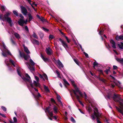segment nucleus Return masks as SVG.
Returning <instances> with one entry per match:
<instances>
[{
  "instance_id": "nucleus-1",
  "label": "nucleus",
  "mask_w": 123,
  "mask_h": 123,
  "mask_svg": "<svg viewBox=\"0 0 123 123\" xmlns=\"http://www.w3.org/2000/svg\"><path fill=\"white\" fill-rule=\"evenodd\" d=\"M17 70L18 74L25 81L28 87L31 91L29 88V86H30L32 88H33V84L31 79L30 76L27 74H25V78L21 74V72L23 70L22 69L18 66H17Z\"/></svg>"
},
{
  "instance_id": "nucleus-2",
  "label": "nucleus",
  "mask_w": 123,
  "mask_h": 123,
  "mask_svg": "<svg viewBox=\"0 0 123 123\" xmlns=\"http://www.w3.org/2000/svg\"><path fill=\"white\" fill-rule=\"evenodd\" d=\"M84 94L85 96V98L86 100H87L91 104L93 108L94 109V114L91 115V117L92 118L93 120L95 119V117L97 118V123H101V122L98 119V118L100 117V114L98 112V110L97 108L95 106H93V101L92 100H90L87 99V97L86 93L84 92Z\"/></svg>"
},
{
  "instance_id": "nucleus-3",
  "label": "nucleus",
  "mask_w": 123,
  "mask_h": 123,
  "mask_svg": "<svg viewBox=\"0 0 123 123\" xmlns=\"http://www.w3.org/2000/svg\"><path fill=\"white\" fill-rule=\"evenodd\" d=\"M120 95L117 94H114L113 97L114 100L116 102L119 103L120 108L116 106L117 110L123 116V100L122 98H120Z\"/></svg>"
},
{
  "instance_id": "nucleus-4",
  "label": "nucleus",
  "mask_w": 123,
  "mask_h": 123,
  "mask_svg": "<svg viewBox=\"0 0 123 123\" xmlns=\"http://www.w3.org/2000/svg\"><path fill=\"white\" fill-rule=\"evenodd\" d=\"M74 87V90H73V92L75 96L77 99L78 101L79 102L80 104L83 106H84L82 102L80 100V97L77 94V93L79 94L80 96L82 97H83V95L82 93L80 91L79 89L77 87L73 81H71Z\"/></svg>"
},
{
  "instance_id": "nucleus-5",
  "label": "nucleus",
  "mask_w": 123,
  "mask_h": 123,
  "mask_svg": "<svg viewBox=\"0 0 123 123\" xmlns=\"http://www.w3.org/2000/svg\"><path fill=\"white\" fill-rule=\"evenodd\" d=\"M11 12H6L3 16H2V15L0 14V19L2 20L3 21L6 20L8 22L11 26H12L13 25V23L12 22L11 18L8 17L10 15Z\"/></svg>"
},
{
  "instance_id": "nucleus-6",
  "label": "nucleus",
  "mask_w": 123,
  "mask_h": 123,
  "mask_svg": "<svg viewBox=\"0 0 123 123\" xmlns=\"http://www.w3.org/2000/svg\"><path fill=\"white\" fill-rule=\"evenodd\" d=\"M2 43L3 44V47L4 48L3 50H1L2 51V55L5 57L7 56V55H12L10 51L8 50L4 42H2Z\"/></svg>"
},
{
  "instance_id": "nucleus-7",
  "label": "nucleus",
  "mask_w": 123,
  "mask_h": 123,
  "mask_svg": "<svg viewBox=\"0 0 123 123\" xmlns=\"http://www.w3.org/2000/svg\"><path fill=\"white\" fill-rule=\"evenodd\" d=\"M5 62L6 64V65L8 67L9 70H11V67L10 66V64L13 65L14 67H16V64L14 61L11 59H6L5 60Z\"/></svg>"
},
{
  "instance_id": "nucleus-8",
  "label": "nucleus",
  "mask_w": 123,
  "mask_h": 123,
  "mask_svg": "<svg viewBox=\"0 0 123 123\" xmlns=\"http://www.w3.org/2000/svg\"><path fill=\"white\" fill-rule=\"evenodd\" d=\"M19 55L21 57H23L25 60H27L29 59L30 58V55H26L23 52H21L20 51H19Z\"/></svg>"
},
{
  "instance_id": "nucleus-9",
  "label": "nucleus",
  "mask_w": 123,
  "mask_h": 123,
  "mask_svg": "<svg viewBox=\"0 0 123 123\" xmlns=\"http://www.w3.org/2000/svg\"><path fill=\"white\" fill-rule=\"evenodd\" d=\"M50 106H49L46 108L45 110V112L47 113L48 112L49 114L51 117H52L53 116V112Z\"/></svg>"
},
{
  "instance_id": "nucleus-10",
  "label": "nucleus",
  "mask_w": 123,
  "mask_h": 123,
  "mask_svg": "<svg viewBox=\"0 0 123 123\" xmlns=\"http://www.w3.org/2000/svg\"><path fill=\"white\" fill-rule=\"evenodd\" d=\"M27 22V20L26 19L25 20L23 19L20 18L18 22V24L20 25L23 26V24H26Z\"/></svg>"
},
{
  "instance_id": "nucleus-11",
  "label": "nucleus",
  "mask_w": 123,
  "mask_h": 123,
  "mask_svg": "<svg viewBox=\"0 0 123 123\" xmlns=\"http://www.w3.org/2000/svg\"><path fill=\"white\" fill-rule=\"evenodd\" d=\"M35 79L37 81V82L36 81L34 80L33 81V84L34 85L36 86L37 87H40V85L38 83L39 81V79L38 77L36 76H35Z\"/></svg>"
},
{
  "instance_id": "nucleus-12",
  "label": "nucleus",
  "mask_w": 123,
  "mask_h": 123,
  "mask_svg": "<svg viewBox=\"0 0 123 123\" xmlns=\"http://www.w3.org/2000/svg\"><path fill=\"white\" fill-rule=\"evenodd\" d=\"M20 8L22 13L25 16L27 15V11L26 8L23 6H21Z\"/></svg>"
},
{
  "instance_id": "nucleus-13",
  "label": "nucleus",
  "mask_w": 123,
  "mask_h": 123,
  "mask_svg": "<svg viewBox=\"0 0 123 123\" xmlns=\"http://www.w3.org/2000/svg\"><path fill=\"white\" fill-rule=\"evenodd\" d=\"M59 40L61 42L62 45L65 49L67 48H68V45L65 41L61 38L59 39Z\"/></svg>"
},
{
  "instance_id": "nucleus-14",
  "label": "nucleus",
  "mask_w": 123,
  "mask_h": 123,
  "mask_svg": "<svg viewBox=\"0 0 123 123\" xmlns=\"http://www.w3.org/2000/svg\"><path fill=\"white\" fill-rule=\"evenodd\" d=\"M56 62L57 64V66L60 69L61 68H63V65L59 60H57L56 61Z\"/></svg>"
},
{
  "instance_id": "nucleus-15",
  "label": "nucleus",
  "mask_w": 123,
  "mask_h": 123,
  "mask_svg": "<svg viewBox=\"0 0 123 123\" xmlns=\"http://www.w3.org/2000/svg\"><path fill=\"white\" fill-rule=\"evenodd\" d=\"M39 76L40 78L43 79V80H45V79L46 80H48V79L47 75L45 74H43V75L40 74Z\"/></svg>"
},
{
  "instance_id": "nucleus-16",
  "label": "nucleus",
  "mask_w": 123,
  "mask_h": 123,
  "mask_svg": "<svg viewBox=\"0 0 123 123\" xmlns=\"http://www.w3.org/2000/svg\"><path fill=\"white\" fill-rule=\"evenodd\" d=\"M46 51L47 54L49 55H51L52 53L51 49L49 48H46Z\"/></svg>"
},
{
  "instance_id": "nucleus-17",
  "label": "nucleus",
  "mask_w": 123,
  "mask_h": 123,
  "mask_svg": "<svg viewBox=\"0 0 123 123\" xmlns=\"http://www.w3.org/2000/svg\"><path fill=\"white\" fill-rule=\"evenodd\" d=\"M31 93H32V95L34 96V98L36 99H38V98L40 97H41V94L38 92L37 93V95H35L34 93H32V92Z\"/></svg>"
},
{
  "instance_id": "nucleus-18",
  "label": "nucleus",
  "mask_w": 123,
  "mask_h": 123,
  "mask_svg": "<svg viewBox=\"0 0 123 123\" xmlns=\"http://www.w3.org/2000/svg\"><path fill=\"white\" fill-rule=\"evenodd\" d=\"M110 42L112 45V48L114 49L116 48V47L115 42L113 40L111 39L110 40Z\"/></svg>"
},
{
  "instance_id": "nucleus-19",
  "label": "nucleus",
  "mask_w": 123,
  "mask_h": 123,
  "mask_svg": "<svg viewBox=\"0 0 123 123\" xmlns=\"http://www.w3.org/2000/svg\"><path fill=\"white\" fill-rule=\"evenodd\" d=\"M56 96L57 100L61 103V105L62 106H63L61 100V97L57 94H56Z\"/></svg>"
},
{
  "instance_id": "nucleus-20",
  "label": "nucleus",
  "mask_w": 123,
  "mask_h": 123,
  "mask_svg": "<svg viewBox=\"0 0 123 123\" xmlns=\"http://www.w3.org/2000/svg\"><path fill=\"white\" fill-rule=\"evenodd\" d=\"M26 64L31 72H32L34 71L35 69L33 67H31L28 63H27Z\"/></svg>"
},
{
  "instance_id": "nucleus-21",
  "label": "nucleus",
  "mask_w": 123,
  "mask_h": 123,
  "mask_svg": "<svg viewBox=\"0 0 123 123\" xmlns=\"http://www.w3.org/2000/svg\"><path fill=\"white\" fill-rule=\"evenodd\" d=\"M23 46L24 48L25 51L28 54H30V52L29 49L26 47L25 46V45H23Z\"/></svg>"
},
{
  "instance_id": "nucleus-22",
  "label": "nucleus",
  "mask_w": 123,
  "mask_h": 123,
  "mask_svg": "<svg viewBox=\"0 0 123 123\" xmlns=\"http://www.w3.org/2000/svg\"><path fill=\"white\" fill-rule=\"evenodd\" d=\"M116 39L118 41L120 40H123V36L121 35L117 36L116 37Z\"/></svg>"
},
{
  "instance_id": "nucleus-23",
  "label": "nucleus",
  "mask_w": 123,
  "mask_h": 123,
  "mask_svg": "<svg viewBox=\"0 0 123 123\" xmlns=\"http://www.w3.org/2000/svg\"><path fill=\"white\" fill-rule=\"evenodd\" d=\"M53 109L54 112L55 113H57L58 109L56 106L55 105H54Z\"/></svg>"
},
{
  "instance_id": "nucleus-24",
  "label": "nucleus",
  "mask_w": 123,
  "mask_h": 123,
  "mask_svg": "<svg viewBox=\"0 0 123 123\" xmlns=\"http://www.w3.org/2000/svg\"><path fill=\"white\" fill-rule=\"evenodd\" d=\"M114 82L115 85H116L119 87H120L119 86L121 84L120 82L115 80L114 81Z\"/></svg>"
},
{
  "instance_id": "nucleus-25",
  "label": "nucleus",
  "mask_w": 123,
  "mask_h": 123,
  "mask_svg": "<svg viewBox=\"0 0 123 123\" xmlns=\"http://www.w3.org/2000/svg\"><path fill=\"white\" fill-rule=\"evenodd\" d=\"M14 35L16 38L19 39L20 38V37L18 33L16 32L14 33Z\"/></svg>"
},
{
  "instance_id": "nucleus-26",
  "label": "nucleus",
  "mask_w": 123,
  "mask_h": 123,
  "mask_svg": "<svg viewBox=\"0 0 123 123\" xmlns=\"http://www.w3.org/2000/svg\"><path fill=\"white\" fill-rule=\"evenodd\" d=\"M118 45L120 49H123V43H121V44H118Z\"/></svg>"
},
{
  "instance_id": "nucleus-27",
  "label": "nucleus",
  "mask_w": 123,
  "mask_h": 123,
  "mask_svg": "<svg viewBox=\"0 0 123 123\" xmlns=\"http://www.w3.org/2000/svg\"><path fill=\"white\" fill-rule=\"evenodd\" d=\"M41 57L43 60L45 62H46L48 61V58H44L42 55H41Z\"/></svg>"
},
{
  "instance_id": "nucleus-28",
  "label": "nucleus",
  "mask_w": 123,
  "mask_h": 123,
  "mask_svg": "<svg viewBox=\"0 0 123 123\" xmlns=\"http://www.w3.org/2000/svg\"><path fill=\"white\" fill-rule=\"evenodd\" d=\"M28 16L29 18V20L30 21L31 20L33 19V18L31 15V13H28Z\"/></svg>"
},
{
  "instance_id": "nucleus-29",
  "label": "nucleus",
  "mask_w": 123,
  "mask_h": 123,
  "mask_svg": "<svg viewBox=\"0 0 123 123\" xmlns=\"http://www.w3.org/2000/svg\"><path fill=\"white\" fill-rule=\"evenodd\" d=\"M44 89L45 90V91L47 92H49V90L48 87L46 86H45V85H44Z\"/></svg>"
},
{
  "instance_id": "nucleus-30",
  "label": "nucleus",
  "mask_w": 123,
  "mask_h": 123,
  "mask_svg": "<svg viewBox=\"0 0 123 123\" xmlns=\"http://www.w3.org/2000/svg\"><path fill=\"white\" fill-rule=\"evenodd\" d=\"M30 63L31 65L33 66L34 65L35 63L33 62V61L31 59H30Z\"/></svg>"
},
{
  "instance_id": "nucleus-31",
  "label": "nucleus",
  "mask_w": 123,
  "mask_h": 123,
  "mask_svg": "<svg viewBox=\"0 0 123 123\" xmlns=\"http://www.w3.org/2000/svg\"><path fill=\"white\" fill-rule=\"evenodd\" d=\"M98 78L99 80L102 81L103 82L105 83L106 81L105 80L102 78H100L99 77Z\"/></svg>"
},
{
  "instance_id": "nucleus-32",
  "label": "nucleus",
  "mask_w": 123,
  "mask_h": 123,
  "mask_svg": "<svg viewBox=\"0 0 123 123\" xmlns=\"http://www.w3.org/2000/svg\"><path fill=\"white\" fill-rule=\"evenodd\" d=\"M33 43L39 45V43L38 41L36 39L33 40Z\"/></svg>"
},
{
  "instance_id": "nucleus-33",
  "label": "nucleus",
  "mask_w": 123,
  "mask_h": 123,
  "mask_svg": "<svg viewBox=\"0 0 123 123\" xmlns=\"http://www.w3.org/2000/svg\"><path fill=\"white\" fill-rule=\"evenodd\" d=\"M87 109L89 113H91L92 112V110L91 107L89 106L87 108Z\"/></svg>"
},
{
  "instance_id": "nucleus-34",
  "label": "nucleus",
  "mask_w": 123,
  "mask_h": 123,
  "mask_svg": "<svg viewBox=\"0 0 123 123\" xmlns=\"http://www.w3.org/2000/svg\"><path fill=\"white\" fill-rule=\"evenodd\" d=\"M27 0L28 2L31 5V6L32 7H33V8L34 9V10L35 11V8L33 6H32V4L31 3V0Z\"/></svg>"
},
{
  "instance_id": "nucleus-35",
  "label": "nucleus",
  "mask_w": 123,
  "mask_h": 123,
  "mask_svg": "<svg viewBox=\"0 0 123 123\" xmlns=\"http://www.w3.org/2000/svg\"><path fill=\"white\" fill-rule=\"evenodd\" d=\"M33 37L36 39H37L38 38V37L37 36L36 34L34 32H33L32 35Z\"/></svg>"
},
{
  "instance_id": "nucleus-36",
  "label": "nucleus",
  "mask_w": 123,
  "mask_h": 123,
  "mask_svg": "<svg viewBox=\"0 0 123 123\" xmlns=\"http://www.w3.org/2000/svg\"><path fill=\"white\" fill-rule=\"evenodd\" d=\"M13 13L14 14L17 16H18V12L17 11L14 10L13 11Z\"/></svg>"
},
{
  "instance_id": "nucleus-37",
  "label": "nucleus",
  "mask_w": 123,
  "mask_h": 123,
  "mask_svg": "<svg viewBox=\"0 0 123 123\" xmlns=\"http://www.w3.org/2000/svg\"><path fill=\"white\" fill-rule=\"evenodd\" d=\"M1 9L2 11H4L5 10L6 7L5 6H1Z\"/></svg>"
},
{
  "instance_id": "nucleus-38",
  "label": "nucleus",
  "mask_w": 123,
  "mask_h": 123,
  "mask_svg": "<svg viewBox=\"0 0 123 123\" xmlns=\"http://www.w3.org/2000/svg\"><path fill=\"white\" fill-rule=\"evenodd\" d=\"M63 80L64 83V84L65 85H69V83L65 79H63Z\"/></svg>"
},
{
  "instance_id": "nucleus-39",
  "label": "nucleus",
  "mask_w": 123,
  "mask_h": 123,
  "mask_svg": "<svg viewBox=\"0 0 123 123\" xmlns=\"http://www.w3.org/2000/svg\"><path fill=\"white\" fill-rule=\"evenodd\" d=\"M56 72L57 74L58 77L59 78H61V77L59 73L57 70L56 71Z\"/></svg>"
},
{
  "instance_id": "nucleus-40",
  "label": "nucleus",
  "mask_w": 123,
  "mask_h": 123,
  "mask_svg": "<svg viewBox=\"0 0 123 123\" xmlns=\"http://www.w3.org/2000/svg\"><path fill=\"white\" fill-rule=\"evenodd\" d=\"M74 60L77 65H79V62L77 59H74Z\"/></svg>"
},
{
  "instance_id": "nucleus-41",
  "label": "nucleus",
  "mask_w": 123,
  "mask_h": 123,
  "mask_svg": "<svg viewBox=\"0 0 123 123\" xmlns=\"http://www.w3.org/2000/svg\"><path fill=\"white\" fill-rule=\"evenodd\" d=\"M64 37H65V38H66V40H67V42L68 43H69L70 42L71 40L69 39H68V38L66 36H64Z\"/></svg>"
},
{
  "instance_id": "nucleus-42",
  "label": "nucleus",
  "mask_w": 123,
  "mask_h": 123,
  "mask_svg": "<svg viewBox=\"0 0 123 123\" xmlns=\"http://www.w3.org/2000/svg\"><path fill=\"white\" fill-rule=\"evenodd\" d=\"M54 36L53 35H50L49 36V38L51 40L54 38Z\"/></svg>"
},
{
  "instance_id": "nucleus-43",
  "label": "nucleus",
  "mask_w": 123,
  "mask_h": 123,
  "mask_svg": "<svg viewBox=\"0 0 123 123\" xmlns=\"http://www.w3.org/2000/svg\"><path fill=\"white\" fill-rule=\"evenodd\" d=\"M110 71V69H106L105 71V72L107 74H108L109 72Z\"/></svg>"
},
{
  "instance_id": "nucleus-44",
  "label": "nucleus",
  "mask_w": 123,
  "mask_h": 123,
  "mask_svg": "<svg viewBox=\"0 0 123 123\" xmlns=\"http://www.w3.org/2000/svg\"><path fill=\"white\" fill-rule=\"evenodd\" d=\"M98 71L99 72L100 74H103V71L102 70L98 69Z\"/></svg>"
},
{
  "instance_id": "nucleus-45",
  "label": "nucleus",
  "mask_w": 123,
  "mask_h": 123,
  "mask_svg": "<svg viewBox=\"0 0 123 123\" xmlns=\"http://www.w3.org/2000/svg\"><path fill=\"white\" fill-rule=\"evenodd\" d=\"M25 30L27 31H29V29L28 27L27 26H25Z\"/></svg>"
},
{
  "instance_id": "nucleus-46",
  "label": "nucleus",
  "mask_w": 123,
  "mask_h": 123,
  "mask_svg": "<svg viewBox=\"0 0 123 123\" xmlns=\"http://www.w3.org/2000/svg\"><path fill=\"white\" fill-rule=\"evenodd\" d=\"M71 121L73 122V123H75V121L74 119V118L73 117H71Z\"/></svg>"
},
{
  "instance_id": "nucleus-47",
  "label": "nucleus",
  "mask_w": 123,
  "mask_h": 123,
  "mask_svg": "<svg viewBox=\"0 0 123 123\" xmlns=\"http://www.w3.org/2000/svg\"><path fill=\"white\" fill-rule=\"evenodd\" d=\"M103 31L101 30L100 31L99 33V35H100L101 36V35L103 34Z\"/></svg>"
},
{
  "instance_id": "nucleus-48",
  "label": "nucleus",
  "mask_w": 123,
  "mask_h": 123,
  "mask_svg": "<svg viewBox=\"0 0 123 123\" xmlns=\"http://www.w3.org/2000/svg\"><path fill=\"white\" fill-rule=\"evenodd\" d=\"M1 108L4 111H6V109L5 107L2 106L1 107Z\"/></svg>"
},
{
  "instance_id": "nucleus-49",
  "label": "nucleus",
  "mask_w": 123,
  "mask_h": 123,
  "mask_svg": "<svg viewBox=\"0 0 123 123\" xmlns=\"http://www.w3.org/2000/svg\"><path fill=\"white\" fill-rule=\"evenodd\" d=\"M84 53L86 57L87 58L88 57V55L87 53L85 52H84Z\"/></svg>"
},
{
  "instance_id": "nucleus-50",
  "label": "nucleus",
  "mask_w": 123,
  "mask_h": 123,
  "mask_svg": "<svg viewBox=\"0 0 123 123\" xmlns=\"http://www.w3.org/2000/svg\"><path fill=\"white\" fill-rule=\"evenodd\" d=\"M43 30L45 31H49L47 29L45 28L44 27H43Z\"/></svg>"
},
{
  "instance_id": "nucleus-51",
  "label": "nucleus",
  "mask_w": 123,
  "mask_h": 123,
  "mask_svg": "<svg viewBox=\"0 0 123 123\" xmlns=\"http://www.w3.org/2000/svg\"><path fill=\"white\" fill-rule=\"evenodd\" d=\"M98 63H97L95 62H94V63L93 65H94V66L93 67L95 68V66H97L98 65Z\"/></svg>"
},
{
  "instance_id": "nucleus-52",
  "label": "nucleus",
  "mask_w": 123,
  "mask_h": 123,
  "mask_svg": "<svg viewBox=\"0 0 123 123\" xmlns=\"http://www.w3.org/2000/svg\"><path fill=\"white\" fill-rule=\"evenodd\" d=\"M14 121V122H17V119L15 117H14L13 118Z\"/></svg>"
},
{
  "instance_id": "nucleus-53",
  "label": "nucleus",
  "mask_w": 123,
  "mask_h": 123,
  "mask_svg": "<svg viewBox=\"0 0 123 123\" xmlns=\"http://www.w3.org/2000/svg\"><path fill=\"white\" fill-rule=\"evenodd\" d=\"M39 19L43 21H44L45 20V19L43 17L40 18Z\"/></svg>"
},
{
  "instance_id": "nucleus-54",
  "label": "nucleus",
  "mask_w": 123,
  "mask_h": 123,
  "mask_svg": "<svg viewBox=\"0 0 123 123\" xmlns=\"http://www.w3.org/2000/svg\"><path fill=\"white\" fill-rule=\"evenodd\" d=\"M113 68L114 69H116L117 68V67L115 65H114L113 66Z\"/></svg>"
},
{
  "instance_id": "nucleus-55",
  "label": "nucleus",
  "mask_w": 123,
  "mask_h": 123,
  "mask_svg": "<svg viewBox=\"0 0 123 123\" xmlns=\"http://www.w3.org/2000/svg\"><path fill=\"white\" fill-rule=\"evenodd\" d=\"M0 115H1L2 117H6V116H5V115L1 113H0Z\"/></svg>"
},
{
  "instance_id": "nucleus-56",
  "label": "nucleus",
  "mask_w": 123,
  "mask_h": 123,
  "mask_svg": "<svg viewBox=\"0 0 123 123\" xmlns=\"http://www.w3.org/2000/svg\"><path fill=\"white\" fill-rule=\"evenodd\" d=\"M19 16L22 18H24V17L21 14H20L19 15Z\"/></svg>"
},
{
  "instance_id": "nucleus-57",
  "label": "nucleus",
  "mask_w": 123,
  "mask_h": 123,
  "mask_svg": "<svg viewBox=\"0 0 123 123\" xmlns=\"http://www.w3.org/2000/svg\"><path fill=\"white\" fill-rule=\"evenodd\" d=\"M79 111H80V112L81 113L84 114V113L82 111H81V110H80V109H79Z\"/></svg>"
},
{
  "instance_id": "nucleus-58",
  "label": "nucleus",
  "mask_w": 123,
  "mask_h": 123,
  "mask_svg": "<svg viewBox=\"0 0 123 123\" xmlns=\"http://www.w3.org/2000/svg\"><path fill=\"white\" fill-rule=\"evenodd\" d=\"M111 86L112 88H114L115 86V85L114 84H112Z\"/></svg>"
},
{
  "instance_id": "nucleus-59",
  "label": "nucleus",
  "mask_w": 123,
  "mask_h": 123,
  "mask_svg": "<svg viewBox=\"0 0 123 123\" xmlns=\"http://www.w3.org/2000/svg\"><path fill=\"white\" fill-rule=\"evenodd\" d=\"M54 117L55 118V120H56L57 119V117L56 116H54Z\"/></svg>"
},
{
  "instance_id": "nucleus-60",
  "label": "nucleus",
  "mask_w": 123,
  "mask_h": 123,
  "mask_svg": "<svg viewBox=\"0 0 123 123\" xmlns=\"http://www.w3.org/2000/svg\"><path fill=\"white\" fill-rule=\"evenodd\" d=\"M11 41L13 43L15 44V43L12 40V39H11Z\"/></svg>"
},
{
  "instance_id": "nucleus-61",
  "label": "nucleus",
  "mask_w": 123,
  "mask_h": 123,
  "mask_svg": "<svg viewBox=\"0 0 123 123\" xmlns=\"http://www.w3.org/2000/svg\"><path fill=\"white\" fill-rule=\"evenodd\" d=\"M34 88L35 91L37 92L38 91V90L37 89L35 88Z\"/></svg>"
},
{
  "instance_id": "nucleus-62",
  "label": "nucleus",
  "mask_w": 123,
  "mask_h": 123,
  "mask_svg": "<svg viewBox=\"0 0 123 123\" xmlns=\"http://www.w3.org/2000/svg\"><path fill=\"white\" fill-rule=\"evenodd\" d=\"M80 48L81 49V50L83 51V49H82V46L81 45H80Z\"/></svg>"
},
{
  "instance_id": "nucleus-63",
  "label": "nucleus",
  "mask_w": 123,
  "mask_h": 123,
  "mask_svg": "<svg viewBox=\"0 0 123 123\" xmlns=\"http://www.w3.org/2000/svg\"><path fill=\"white\" fill-rule=\"evenodd\" d=\"M65 115H66V116H67V114H68V113H67V112L66 111H65Z\"/></svg>"
},
{
  "instance_id": "nucleus-64",
  "label": "nucleus",
  "mask_w": 123,
  "mask_h": 123,
  "mask_svg": "<svg viewBox=\"0 0 123 123\" xmlns=\"http://www.w3.org/2000/svg\"><path fill=\"white\" fill-rule=\"evenodd\" d=\"M92 76H94V74H93L91 72H90Z\"/></svg>"
}]
</instances>
